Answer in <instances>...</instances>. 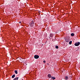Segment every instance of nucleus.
<instances>
[{
    "label": "nucleus",
    "mask_w": 80,
    "mask_h": 80,
    "mask_svg": "<svg viewBox=\"0 0 80 80\" xmlns=\"http://www.w3.org/2000/svg\"><path fill=\"white\" fill-rule=\"evenodd\" d=\"M65 40L66 42H70V37H68L65 38Z\"/></svg>",
    "instance_id": "1"
},
{
    "label": "nucleus",
    "mask_w": 80,
    "mask_h": 80,
    "mask_svg": "<svg viewBox=\"0 0 80 80\" xmlns=\"http://www.w3.org/2000/svg\"><path fill=\"white\" fill-rule=\"evenodd\" d=\"M29 25L31 27H33V25H34V22L32 21L30 23Z\"/></svg>",
    "instance_id": "2"
},
{
    "label": "nucleus",
    "mask_w": 80,
    "mask_h": 80,
    "mask_svg": "<svg viewBox=\"0 0 80 80\" xmlns=\"http://www.w3.org/2000/svg\"><path fill=\"white\" fill-rule=\"evenodd\" d=\"M80 42H76L74 44V45H75V46H78V45H80Z\"/></svg>",
    "instance_id": "3"
},
{
    "label": "nucleus",
    "mask_w": 80,
    "mask_h": 80,
    "mask_svg": "<svg viewBox=\"0 0 80 80\" xmlns=\"http://www.w3.org/2000/svg\"><path fill=\"white\" fill-rule=\"evenodd\" d=\"M34 57L36 59H38L39 58V56L38 55H35Z\"/></svg>",
    "instance_id": "4"
},
{
    "label": "nucleus",
    "mask_w": 80,
    "mask_h": 80,
    "mask_svg": "<svg viewBox=\"0 0 80 80\" xmlns=\"http://www.w3.org/2000/svg\"><path fill=\"white\" fill-rule=\"evenodd\" d=\"M65 80H68V77L67 76H65Z\"/></svg>",
    "instance_id": "5"
},
{
    "label": "nucleus",
    "mask_w": 80,
    "mask_h": 80,
    "mask_svg": "<svg viewBox=\"0 0 80 80\" xmlns=\"http://www.w3.org/2000/svg\"><path fill=\"white\" fill-rule=\"evenodd\" d=\"M48 77H49V78H50L52 77V76H51V75H50V74H48Z\"/></svg>",
    "instance_id": "6"
},
{
    "label": "nucleus",
    "mask_w": 80,
    "mask_h": 80,
    "mask_svg": "<svg viewBox=\"0 0 80 80\" xmlns=\"http://www.w3.org/2000/svg\"><path fill=\"white\" fill-rule=\"evenodd\" d=\"M18 77L16 78L13 79V80H18Z\"/></svg>",
    "instance_id": "7"
},
{
    "label": "nucleus",
    "mask_w": 80,
    "mask_h": 80,
    "mask_svg": "<svg viewBox=\"0 0 80 80\" xmlns=\"http://www.w3.org/2000/svg\"><path fill=\"white\" fill-rule=\"evenodd\" d=\"M51 78H52V80H55V79L56 78L55 77H51Z\"/></svg>",
    "instance_id": "8"
},
{
    "label": "nucleus",
    "mask_w": 80,
    "mask_h": 80,
    "mask_svg": "<svg viewBox=\"0 0 80 80\" xmlns=\"http://www.w3.org/2000/svg\"><path fill=\"white\" fill-rule=\"evenodd\" d=\"M14 72L16 74H17V73H18V72H17V70H15L14 71Z\"/></svg>",
    "instance_id": "9"
},
{
    "label": "nucleus",
    "mask_w": 80,
    "mask_h": 80,
    "mask_svg": "<svg viewBox=\"0 0 80 80\" xmlns=\"http://www.w3.org/2000/svg\"><path fill=\"white\" fill-rule=\"evenodd\" d=\"M15 77V74H14L12 76V78H14Z\"/></svg>",
    "instance_id": "10"
},
{
    "label": "nucleus",
    "mask_w": 80,
    "mask_h": 80,
    "mask_svg": "<svg viewBox=\"0 0 80 80\" xmlns=\"http://www.w3.org/2000/svg\"><path fill=\"white\" fill-rule=\"evenodd\" d=\"M72 41H71L69 42V45H71L72 44Z\"/></svg>",
    "instance_id": "11"
},
{
    "label": "nucleus",
    "mask_w": 80,
    "mask_h": 80,
    "mask_svg": "<svg viewBox=\"0 0 80 80\" xmlns=\"http://www.w3.org/2000/svg\"><path fill=\"white\" fill-rule=\"evenodd\" d=\"M71 35L72 36H74V34L73 33H72L71 34Z\"/></svg>",
    "instance_id": "12"
},
{
    "label": "nucleus",
    "mask_w": 80,
    "mask_h": 80,
    "mask_svg": "<svg viewBox=\"0 0 80 80\" xmlns=\"http://www.w3.org/2000/svg\"><path fill=\"white\" fill-rule=\"evenodd\" d=\"M50 37H53V35L52 34H50Z\"/></svg>",
    "instance_id": "13"
},
{
    "label": "nucleus",
    "mask_w": 80,
    "mask_h": 80,
    "mask_svg": "<svg viewBox=\"0 0 80 80\" xmlns=\"http://www.w3.org/2000/svg\"><path fill=\"white\" fill-rule=\"evenodd\" d=\"M55 48H56L58 49V46H55Z\"/></svg>",
    "instance_id": "14"
},
{
    "label": "nucleus",
    "mask_w": 80,
    "mask_h": 80,
    "mask_svg": "<svg viewBox=\"0 0 80 80\" xmlns=\"http://www.w3.org/2000/svg\"><path fill=\"white\" fill-rule=\"evenodd\" d=\"M43 62H44V63H45L46 62H45V60H44L43 61Z\"/></svg>",
    "instance_id": "15"
},
{
    "label": "nucleus",
    "mask_w": 80,
    "mask_h": 80,
    "mask_svg": "<svg viewBox=\"0 0 80 80\" xmlns=\"http://www.w3.org/2000/svg\"><path fill=\"white\" fill-rule=\"evenodd\" d=\"M19 23H21V21L19 22Z\"/></svg>",
    "instance_id": "16"
},
{
    "label": "nucleus",
    "mask_w": 80,
    "mask_h": 80,
    "mask_svg": "<svg viewBox=\"0 0 80 80\" xmlns=\"http://www.w3.org/2000/svg\"><path fill=\"white\" fill-rule=\"evenodd\" d=\"M48 65H49L48 63Z\"/></svg>",
    "instance_id": "17"
}]
</instances>
